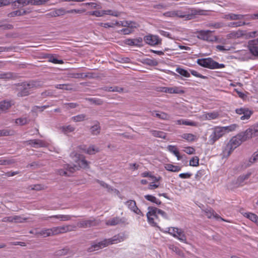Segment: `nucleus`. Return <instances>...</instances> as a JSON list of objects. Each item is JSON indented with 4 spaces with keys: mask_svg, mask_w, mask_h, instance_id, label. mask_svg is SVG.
Instances as JSON below:
<instances>
[{
    "mask_svg": "<svg viewBox=\"0 0 258 258\" xmlns=\"http://www.w3.org/2000/svg\"><path fill=\"white\" fill-rule=\"evenodd\" d=\"M12 102L11 101L3 100L0 102V114L6 112L11 107Z\"/></svg>",
    "mask_w": 258,
    "mask_h": 258,
    "instance_id": "6ab92c4d",
    "label": "nucleus"
},
{
    "mask_svg": "<svg viewBox=\"0 0 258 258\" xmlns=\"http://www.w3.org/2000/svg\"><path fill=\"white\" fill-rule=\"evenodd\" d=\"M125 205L128 208L137 215L143 216L141 211L138 208L136 202L134 200H130L125 202Z\"/></svg>",
    "mask_w": 258,
    "mask_h": 258,
    "instance_id": "2eb2a0df",
    "label": "nucleus"
},
{
    "mask_svg": "<svg viewBox=\"0 0 258 258\" xmlns=\"http://www.w3.org/2000/svg\"><path fill=\"white\" fill-rule=\"evenodd\" d=\"M68 77L71 78L83 79L87 77L88 75H85L84 73L70 72L68 74Z\"/></svg>",
    "mask_w": 258,
    "mask_h": 258,
    "instance_id": "72a5a7b5",
    "label": "nucleus"
},
{
    "mask_svg": "<svg viewBox=\"0 0 258 258\" xmlns=\"http://www.w3.org/2000/svg\"><path fill=\"white\" fill-rule=\"evenodd\" d=\"M224 24L221 22L209 23L206 24V26L214 29H219L224 27Z\"/></svg>",
    "mask_w": 258,
    "mask_h": 258,
    "instance_id": "e433bc0d",
    "label": "nucleus"
},
{
    "mask_svg": "<svg viewBox=\"0 0 258 258\" xmlns=\"http://www.w3.org/2000/svg\"><path fill=\"white\" fill-rule=\"evenodd\" d=\"M249 139H250L245 131L238 134L236 136L233 137L230 140L226 147L227 149L229 150L228 152L230 153L234 149L240 145L243 142Z\"/></svg>",
    "mask_w": 258,
    "mask_h": 258,
    "instance_id": "20e7f679",
    "label": "nucleus"
},
{
    "mask_svg": "<svg viewBox=\"0 0 258 258\" xmlns=\"http://www.w3.org/2000/svg\"><path fill=\"white\" fill-rule=\"evenodd\" d=\"M89 15L95 16L96 17H102L103 16V11H95L89 12Z\"/></svg>",
    "mask_w": 258,
    "mask_h": 258,
    "instance_id": "680f3d73",
    "label": "nucleus"
},
{
    "mask_svg": "<svg viewBox=\"0 0 258 258\" xmlns=\"http://www.w3.org/2000/svg\"><path fill=\"white\" fill-rule=\"evenodd\" d=\"M176 231V235L174 237L177 238L181 242L186 243V237L184 231L181 229L178 228Z\"/></svg>",
    "mask_w": 258,
    "mask_h": 258,
    "instance_id": "5701e85b",
    "label": "nucleus"
},
{
    "mask_svg": "<svg viewBox=\"0 0 258 258\" xmlns=\"http://www.w3.org/2000/svg\"><path fill=\"white\" fill-rule=\"evenodd\" d=\"M70 252V249L68 247L57 250L55 252V255L58 256H64L68 254Z\"/></svg>",
    "mask_w": 258,
    "mask_h": 258,
    "instance_id": "a19ab883",
    "label": "nucleus"
},
{
    "mask_svg": "<svg viewBox=\"0 0 258 258\" xmlns=\"http://www.w3.org/2000/svg\"><path fill=\"white\" fill-rule=\"evenodd\" d=\"M90 129L91 132L93 135H97L100 134V127L99 126V123L98 122L96 124L91 126Z\"/></svg>",
    "mask_w": 258,
    "mask_h": 258,
    "instance_id": "c03bdc74",
    "label": "nucleus"
},
{
    "mask_svg": "<svg viewBox=\"0 0 258 258\" xmlns=\"http://www.w3.org/2000/svg\"><path fill=\"white\" fill-rule=\"evenodd\" d=\"M135 28H130L126 27L125 28H123L120 30L121 32H122L123 34H130L134 31V29Z\"/></svg>",
    "mask_w": 258,
    "mask_h": 258,
    "instance_id": "e2e57ef3",
    "label": "nucleus"
},
{
    "mask_svg": "<svg viewBox=\"0 0 258 258\" xmlns=\"http://www.w3.org/2000/svg\"><path fill=\"white\" fill-rule=\"evenodd\" d=\"M258 161V150L255 152L252 157L249 159V161L251 163H253Z\"/></svg>",
    "mask_w": 258,
    "mask_h": 258,
    "instance_id": "bf43d9fd",
    "label": "nucleus"
},
{
    "mask_svg": "<svg viewBox=\"0 0 258 258\" xmlns=\"http://www.w3.org/2000/svg\"><path fill=\"white\" fill-rule=\"evenodd\" d=\"M162 91L169 94H182L185 92L182 88L180 87H164L162 88Z\"/></svg>",
    "mask_w": 258,
    "mask_h": 258,
    "instance_id": "f3484780",
    "label": "nucleus"
},
{
    "mask_svg": "<svg viewBox=\"0 0 258 258\" xmlns=\"http://www.w3.org/2000/svg\"><path fill=\"white\" fill-rule=\"evenodd\" d=\"M212 32L210 30H201L198 32V38L207 41H213L216 38L211 35Z\"/></svg>",
    "mask_w": 258,
    "mask_h": 258,
    "instance_id": "f8f14e48",
    "label": "nucleus"
},
{
    "mask_svg": "<svg viewBox=\"0 0 258 258\" xmlns=\"http://www.w3.org/2000/svg\"><path fill=\"white\" fill-rule=\"evenodd\" d=\"M29 120L27 117L19 118L16 119L15 122L16 124L20 125H23L27 124Z\"/></svg>",
    "mask_w": 258,
    "mask_h": 258,
    "instance_id": "603ef678",
    "label": "nucleus"
},
{
    "mask_svg": "<svg viewBox=\"0 0 258 258\" xmlns=\"http://www.w3.org/2000/svg\"><path fill=\"white\" fill-rule=\"evenodd\" d=\"M124 222L125 219L124 218L121 219L119 217H114L107 221L106 224L109 226H115L120 223H124Z\"/></svg>",
    "mask_w": 258,
    "mask_h": 258,
    "instance_id": "aec40b11",
    "label": "nucleus"
},
{
    "mask_svg": "<svg viewBox=\"0 0 258 258\" xmlns=\"http://www.w3.org/2000/svg\"><path fill=\"white\" fill-rule=\"evenodd\" d=\"M13 77V74L11 72H2L0 73L1 80L7 81L12 79Z\"/></svg>",
    "mask_w": 258,
    "mask_h": 258,
    "instance_id": "c9c22d12",
    "label": "nucleus"
},
{
    "mask_svg": "<svg viewBox=\"0 0 258 258\" xmlns=\"http://www.w3.org/2000/svg\"><path fill=\"white\" fill-rule=\"evenodd\" d=\"M150 133L151 134L157 138H160L161 139H165L166 138L167 134L159 131H156V130H150Z\"/></svg>",
    "mask_w": 258,
    "mask_h": 258,
    "instance_id": "c756f323",
    "label": "nucleus"
},
{
    "mask_svg": "<svg viewBox=\"0 0 258 258\" xmlns=\"http://www.w3.org/2000/svg\"><path fill=\"white\" fill-rule=\"evenodd\" d=\"M238 125L236 124H232L229 126L220 127L222 130L224 134L226 133H229L235 131Z\"/></svg>",
    "mask_w": 258,
    "mask_h": 258,
    "instance_id": "2f4dec72",
    "label": "nucleus"
},
{
    "mask_svg": "<svg viewBox=\"0 0 258 258\" xmlns=\"http://www.w3.org/2000/svg\"><path fill=\"white\" fill-rule=\"evenodd\" d=\"M224 133L220 127H216L214 128L213 132L209 136V143L213 145L219 138L224 135Z\"/></svg>",
    "mask_w": 258,
    "mask_h": 258,
    "instance_id": "1a4fd4ad",
    "label": "nucleus"
},
{
    "mask_svg": "<svg viewBox=\"0 0 258 258\" xmlns=\"http://www.w3.org/2000/svg\"><path fill=\"white\" fill-rule=\"evenodd\" d=\"M54 11L56 12L57 17L64 15L67 13V11H66L63 8L55 9Z\"/></svg>",
    "mask_w": 258,
    "mask_h": 258,
    "instance_id": "052dcab7",
    "label": "nucleus"
},
{
    "mask_svg": "<svg viewBox=\"0 0 258 258\" xmlns=\"http://www.w3.org/2000/svg\"><path fill=\"white\" fill-rule=\"evenodd\" d=\"M86 152L87 154L90 155L94 154L99 152V149L94 145H91L87 148Z\"/></svg>",
    "mask_w": 258,
    "mask_h": 258,
    "instance_id": "3c124183",
    "label": "nucleus"
},
{
    "mask_svg": "<svg viewBox=\"0 0 258 258\" xmlns=\"http://www.w3.org/2000/svg\"><path fill=\"white\" fill-rule=\"evenodd\" d=\"M219 114L217 112H208L204 114L203 117L207 120L215 119L218 118Z\"/></svg>",
    "mask_w": 258,
    "mask_h": 258,
    "instance_id": "cd10ccee",
    "label": "nucleus"
},
{
    "mask_svg": "<svg viewBox=\"0 0 258 258\" xmlns=\"http://www.w3.org/2000/svg\"><path fill=\"white\" fill-rule=\"evenodd\" d=\"M135 46H139L142 45L143 39L141 37L133 39Z\"/></svg>",
    "mask_w": 258,
    "mask_h": 258,
    "instance_id": "338daca9",
    "label": "nucleus"
},
{
    "mask_svg": "<svg viewBox=\"0 0 258 258\" xmlns=\"http://www.w3.org/2000/svg\"><path fill=\"white\" fill-rule=\"evenodd\" d=\"M258 38L248 42V47L250 52L256 56L258 55Z\"/></svg>",
    "mask_w": 258,
    "mask_h": 258,
    "instance_id": "a211bd4d",
    "label": "nucleus"
},
{
    "mask_svg": "<svg viewBox=\"0 0 258 258\" xmlns=\"http://www.w3.org/2000/svg\"><path fill=\"white\" fill-rule=\"evenodd\" d=\"M148 212L147 213V217L148 219V222L151 225H155V223L153 222V219H151V215H155L156 213H158V215H160L165 219H168L167 214L163 210L159 209L154 207H149Z\"/></svg>",
    "mask_w": 258,
    "mask_h": 258,
    "instance_id": "0eeeda50",
    "label": "nucleus"
},
{
    "mask_svg": "<svg viewBox=\"0 0 258 258\" xmlns=\"http://www.w3.org/2000/svg\"><path fill=\"white\" fill-rule=\"evenodd\" d=\"M176 72L184 77L188 78L190 77L189 73H188L186 70L181 68H177Z\"/></svg>",
    "mask_w": 258,
    "mask_h": 258,
    "instance_id": "8fccbe9b",
    "label": "nucleus"
},
{
    "mask_svg": "<svg viewBox=\"0 0 258 258\" xmlns=\"http://www.w3.org/2000/svg\"><path fill=\"white\" fill-rule=\"evenodd\" d=\"M167 148L170 152L173 154L177 157L178 160L181 159L182 157L180 155V153L175 146L168 145Z\"/></svg>",
    "mask_w": 258,
    "mask_h": 258,
    "instance_id": "a878e982",
    "label": "nucleus"
},
{
    "mask_svg": "<svg viewBox=\"0 0 258 258\" xmlns=\"http://www.w3.org/2000/svg\"><path fill=\"white\" fill-rule=\"evenodd\" d=\"M49 61L55 64H62L63 63L62 60H58L53 56H51L49 59Z\"/></svg>",
    "mask_w": 258,
    "mask_h": 258,
    "instance_id": "0e129e2a",
    "label": "nucleus"
},
{
    "mask_svg": "<svg viewBox=\"0 0 258 258\" xmlns=\"http://www.w3.org/2000/svg\"><path fill=\"white\" fill-rule=\"evenodd\" d=\"M243 17L244 16L242 15L230 13L228 14L225 15L223 17V18L228 20H241L243 19Z\"/></svg>",
    "mask_w": 258,
    "mask_h": 258,
    "instance_id": "393cba45",
    "label": "nucleus"
},
{
    "mask_svg": "<svg viewBox=\"0 0 258 258\" xmlns=\"http://www.w3.org/2000/svg\"><path fill=\"white\" fill-rule=\"evenodd\" d=\"M184 151L189 155L193 154L195 153V150L194 148L191 147H188L185 148Z\"/></svg>",
    "mask_w": 258,
    "mask_h": 258,
    "instance_id": "774afa93",
    "label": "nucleus"
},
{
    "mask_svg": "<svg viewBox=\"0 0 258 258\" xmlns=\"http://www.w3.org/2000/svg\"><path fill=\"white\" fill-rule=\"evenodd\" d=\"M61 130H62V132L64 134H67L68 133H72V132H74L75 130V128L72 125H68L67 126H62Z\"/></svg>",
    "mask_w": 258,
    "mask_h": 258,
    "instance_id": "de8ad7c7",
    "label": "nucleus"
},
{
    "mask_svg": "<svg viewBox=\"0 0 258 258\" xmlns=\"http://www.w3.org/2000/svg\"><path fill=\"white\" fill-rule=\"evenodd\" d=\"M139 24L135 22L131 21H121V26L124 27L130 28H137L139 27Z\"/></svg>",
    "mask_w": 258,
    "mask_h": 258,
    "instance_id": "c85d7f7f",
    "label": "nucleus"
},
{
    "mask_svg": "<svg viewBox=\"0 0 258 258\" xmlns=\"http://www.w3.org/2000/svg\"><path fill=\"white\" fill-rule=\"evenodd\" d=\"M245 24V22H242L241 21L236 22H231L228 24V26L230 27H238L243 26Z\"/></svg>",
    "mask_w": 258,
    "mask_h": 258,
    "instance_id": "4d7b16f0",
    "label": "nucleus"
},
{
    "mask_svg": "<svg viewBox=\"0 0 258 258\" xmlns=\"http://www.w3.org/2000/svg\"><path fill=\"white\" fill-rule=\"evenodd\" d=\"M86 115L84 114H81L76 116H73L71 118L72 120L74 122H80L84 121L86 118Z\"/></svg>",
    "mask_w": 258,
    "mask_h": 258,
    "instance_id": "49530a36",
    "label": "nucleus"
},
{
    "mask_svg": "<svg viewBox=\"0 0 258 258\" xmlns=\"http://www.w3.org/2000/svg\"><path fill=\"white\" fill-rule=\"evenodd\" d=\"M98 223L96 220L92 218L87 220H82L78 222L77 226L79 228H86L97 225Z\"/></svg>",
    "mask_w": 258,
    "mask_h": 258,
    "instance_id": "4468645a",
    "label": "nucleus"
},
{
    "mask_svg": "<svg viewBox=\"0 0 258 258\" xmlns=\"http://www.w3.org/2000/svg\"><path fill=\"white\" fill-rule=\"evenodd\" d=\"M76 226L67 225L53 227L50 228L51 236L56 235L75 230Z\"/></svg>",
    "mask_w": 258,
    "mask_h": 258,
    "instance_id": "423d86ee",
    "label": "nucleus"
},
{
    "mask_svg": "<svg viewBox=\"0 0 258 258\" xmlns=\"http://www.w3.org/2000/svg\"><path fill=\"white\" fill-rule=\"evenodd\" d=\"M48 218H56L59 219L60 221H66L70 220L72 218V216L68 215H53L47 217V218H44V220H46Z\"/></svg>",
    "mask_w": 258,
    "mask_h": 258,
    "instance_id": "bb28decb",
    "label": "nucleus"
},
{
    "mask_svg": "<svg viewBox=\"0 0 258 258\" xmlns=\"http://www.w3.org/2000/svg\"><path fill=\"white\" fill-rule=\"evenodd\" d=\"M238 125L236 124H232L229 126L220 127L222 130L224 134L226 133H229L235 131Z\"/></svg>",
    "mask_w": 258,
    "mask_h": 258,
    "instance_id": "7c9ffc66",
    "label": "nucleus"
},
{
    "mask_svg": "<svg viewBox=\"0 0 258 258\" xmlns=\"http://www.w3.org/2000/svg\"><path fill=\"white\" fill-rule=\"evenodd\" d=\"M28 219L27 218H23L21 216H14L13 222L15 223H23Z\"/></svg>",
    "mask_w": 258,
    "mask_h": 258,
    "instance_id": "864d4df0",
    "label": "nucleus"
},
{
    "mask_svg": "<svg viewBox=\"0 0 258 258\" xmlns=\"http://www.w3.org/2000/svg\"><path fill=\"white\" fill-rule=\"evenodd\" d=\"M245 217L258 225V217L253 213H245Z\"/></svg>",
    "mask_w": 258,
    "mask_h": 258,
    "instance_id": "37998d69",
    "label": "nucleus"
},
{
    "mask_svg": "<svg viewBox=\"0 0 258 258\" xmlns=\"http://www.w3.org/2000/svg\"><path fill=\"white\" fill-rule=\"evenodd\" d=\"M34 87H35V84L33 82L22 83L19 89V92L18 93V96L20 97L27 96L30 93V89Z\"/></svg>",
    "mask_w": 258,
    "mask_h": 258,
    "instance_id": "6e6552de",
    "label": "nucleus"
},
{
    "mask_svg": "<svg viewBox=\"0 0 258 258\" xmlns=\"http://www.w3.org/2000/svg\"><path fill=\"white\" fill-rule=\"evenodd\" d=\"M144 40L145 42L150 45L154 46L161 43V39L157 35H148L144 37Z\"/></svg>",
    "mask_w": 258,
    "mask_h": 258,
    "instance_id": "9b49d317",
    "label": "nucleus"
},
{
    "mask_svg": "<svg viewBox=\"0 0 258 258\" xmlns=\"http://www.w3.org/2000/svg\"><path fill=\"white\" fill-rule=\"evenodd\" d=\"M144 197L147 200L155 203L157 205H159L161 204V202L153 196L147 195H145Z\"/></svg>",
    "mask_w": 258,
    "mask_h": 258,
    "instance_id": "58836bf2",
    "label": "nucleus"
},
{
    "mask_svg": "<svg viewBox=\"0 0 258 258\" xmlns=\"http://www.w3.org/2000/svg\"><path fill=\"white\" fill-rule=\"evenodd\" d=\"M35 236L37 237L42 236L43 237H46L51 236L50 228H43L41 230L36 231Z\"/></svg>",
    "mask_w": 258,
    "mask_h": 258,
    "instance_id": "4be33fe9",
    "label": "nucleus"
},
{
    "mask_svg": "<svg viewBox=\"0 0 258 258\" xmlns=\"http://www.w3.org/2000/svg\"><path fill=\"white\" fill-rule=\"evenodd\" d=\"M236 113L241 115L240 119L241 120H248L253 113V112L246 107H241L235 110Z\"/></svg>",
    "mask_w": 258,
    "mask_h": 258,
    "instance_id": "9d476101",
    "label": "nucleus"
},
{
    "mask_svg": "<svg viewBox=\"0 0 258 258\" xmlns=\"http://www.w3.org/2000/svg\"><path fill=\"white\" fill-rule=\"evenodd\" d=\"M199 158L197 156L192 157L189 161V165L191 166H197L199 163Z\"/></svg>",
    "mask_w": 258,
    "mask_h": 258,
    "instance_id": "6e6d98bb",
    "label": "nucleus"
},
{
    "mask_svg": "<svg viewBox=\"0 0 258 258\" xmlns=\"http://www.w3.org/2000/svg\"><path fill=\"white\" fill-rule=\"evenodd\" d=\"M165 168L168 171L176 172L180 171L181 167L171 164H167L165 165Z\"/></svg>",
    "mask_w": 258,
    "mask_h": 258,
    "instance_id": "473e14b6",
    "label": "nucleus"
},
{
    "mask_svg": "<svg viewBox=\"0 0 258 258\" xmlns=\"http://www.w3.org/2000/svg\"><path fill=\"white\" fill-rule=\"evenodd\" d=\"M245 131L249 139L255 137L258 139V122L250 126Z\"/></svg>",
    "mask_w": 258,
    "mask_h": 258,
    "instance_id": "dca6fc26",
    "label": "nucleus"
},
{
    "mask_svg": "<svg viewBox=\"0 0 258 258\" xmlns=\"http://www.w3.org/2000/svg\"><path fill=\"white\" fill-rule=\"evenodd\" d=\"M143 63L150 66H157L158 64V61L154 59L146 58L143 60Z\"/></svg>",
    "mask_w": 258,
    "mask_h": 258,
    "instance_id": "79ce46f5",
    "label": "nucleus"
},
{
    "mask_svg": "<svg viewBox=\"0 0 258 258\" xmlns=\"http://www.w3.org/2000/svg\"><path fill=\"white\" fill-rule=\"evenodd\" d=\"M104 90L108 92H117L121 93L123 92V89L117 86L105 87L104 88Z\"/></svg>",
    "mask_w": 258,
    "mask_h": 258,
    "instance_id": "4c0bfd02",
    "label": "nucleus"
},
{
    "mask_svg": "<svg viewBox=\"0 0 258 258\" xmlns=\"http://www.w3.org/2000/svg\"><path fill=\"white\" fill-rule=\"evenodd\" d=\"M126 238V236L124 233H119L113 236L110 238L105 239L102 241L93 243L91 246L88 248V251L89 252H92L104 248L110 244H117L124 241Z\"/></svg>",
    "mask_w": 258,
    "mask_h": 258,
    "instance_id": "f03ea898",
    "label": "nucleus"
},
{
    "mask_svg": "<svg viewBox=\"0 0 258 258\" xmlns=\"http://www.w3.org/2000/svg\"><path fill=\"white\" fill-rule=\"evenodd\" d=\"M79 105L77 103H65L63 104V107L67 109L75 108L77 107Z\"/></svg>",
    "mask_w": 258,
    "mask_h": 258,
    "instance_id": "13d9d810",
    "label": "nucleus"
},
{
    "mask_svg": "<svg viewBox=\"0 0 258 258\" xmlns=\"http://www.w3.org/2000/svg\"><path fill=\"white\" fill-rule=\"evenodd\" d=\"M11 131L8 130H0V137L1 136H7L12 135Z\"/></svg>",
    "mask_w": 258,
    "mask_h": 258,
    "instance_id": "69168bd1",
    "label": "nucleus"
},
{
    "mask_svg": "<svg viewBox=\"0 0 258 258\" xmlns=\"http://www.w3.org/2000/svg\"><path fill=\"white\" fill-rule=\"evenodd\" d=\"M187 11L183 12L180 10L168 11L163 14V16L166 17H177L180 18H185L186 20H189L195 18L196 15H204L205 11L195 8H188Z\"/></svg>",
    "mask_w": 258,
    "mask_h": 258,
    "instance_id": "f257e3e1",
    "label": "nucleus"
},
{
    "mask_svg": "<svg viewBox=\"0 0 258 258\" xmlns=\"http://www.w3.org/2000/svg\"><path fill=\"white\" fill-rule=\"evenodd\" d=\"M25 143L35 148L45 147L48 145V143L46 142L39 139L30 140L25 141Z\"/></svg>",
    "mask_w": 258,
    "mask_h": 258,
    "instance_id": "ddd939ff",
    "label": "nucleus"
},
{
    "mask_svg": "<svg viewBox=\"0 0 258 258\" xmlns=\"http://www.w3.org/2000/svg\"><path fill=\"white\" fill-rule=\"evenodd\" d=\"M197 62L200 66L210 69H222L225 67L224 64L219 63L210 57L198 59Z\"/></svg>",
    "mask_w": 258,
    "mask_h": 258,
    "instance_id": "39448f33",
    "label": "nucleus"
},
{
    "mask_svg": "<svg viewBox=\"0 0 258 258\" xmlns=\"http://www.w3.org/2000/svg\"><path fill=\"white\" fill-rule=\"evenodd\" d=\"M250 174V173H248L246 174L240 175L237 179V183L239 185H242L244 180L247 179L249 177Z\"/></svg>",
    "mask_w": 258,
    "mask_h": 258,
    "instance_id": "ea45409f",
    "label": "nucleus"
},
{
    "mask_svg": "<svg viewBox=\"0 0 258 258\" xmlns=\"http://www.w3.org/2000/svg\"><path fill=\"white\" fill-rule=\"evenodd\" d=\"M88 100L91 103L98 105H102L103 103V101L101 99L95 98H88Z\"/></svg>",
    "mask_w": 258,
    "mask_h": 258,
    "instance_id": "5fc2aeb1",
    "label": "nucleus"
},
{
    "mask_svg": "<svg viewBox=\"0 0 258 258\" xmlns=\"http://www.w3.org/2000/svg\"><path fill=\"white\" fill-rule=\"evenodd\" d=\"M103 15H110L114 17H118L120 15V13L117 11H114L112 10H103Z\"/></svg>",
    "mask_w": 258,
    "mask_h": 258,
    "instance_id": "a18cd8bd",
    "label": "nucleus"
},
{
    "mask_svg": "<svg viewBox=\"0 0 258 258\" xmlns=\"http://www.w3.org/2000/svg\"><path fill=\"white\" fill-rule=\"evenodd\" d=\"M71 84H57L55 85V87L58 89H62L65 90H72Z\"/></svg>",
    "mask_w": 258,
    "mask_h": 258,
    "instance_id": "09e8293b",
    "label": "nucleus"
},
{
    "mask_svg": "<svg viewBox=\"0 0 258 258\" xmlns=\"http://www.w3.org/2000/svg\"><path fill=\"white\" fill-rule=\"evenodd\" d=\"M152 115L162 120H168L170 118V116L168 114L163 112L155 111L152 112Z\"/></svg>",
    "mask_w": 258,
    "mask_h": 258,
    "instance_id": "b1692460",
    "label": "nucleus"
},
{
    "mask_svg": "<svg viewBox=\"0 0 258 258\" xmlns=\"http://www.w3.org/2000/svg\"><path fill=\"white\" fill-rule=\"evenodd\" d=\"M71 156L76 163L74 166L67 165V170L71 173H73L75 170H79L80 168H86L88 167L89 162L85 159L83 155L73 152L71 154Z\"/></svg>",
    "mask_w": 258,
    "mask_h": 258,
    "instance_id": "7ed1b4c3",
    "label": "nucleus"
},
{
    "mask_svg": "<svg viewBox=\"0 0 258 258\" xmlns=\"http://www.w3.org/2000/svg\"><path fill=\"white\" fill-rule=\"evenodd\" d=\"M181 138L188 142H193L196 139V136L192 134L184 133L181 136Z\"/></svg>",
    "mask_w": 258,
    "mask_h": 258,
    "instance_id": "f704fd0d",
    "label": "nucleus"
},
{
    "mask_svg": "<svg viewBox=\"0 0 258 258\" xmlns=\"http://www.w3.org/2000/svg\"><path fill=\"white\" fill-rule=\"evenodd\" d=\"M175 123L177 124L181 125H189L192 126H197L198 123L195 121H191L189 119H180L175 121Z\"/></svg>",
    "mask_w": 258,
    "mask_h": 258,
    "instance_id": "412c9836",
    "label": "nucleus"
}]
</instances>
